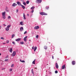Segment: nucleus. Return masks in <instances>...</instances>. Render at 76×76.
Masks as SVG:
<instances>
[{"label": "nucleus", "mask_w": 76, "mask_h": 76, "mask_svg": "<svg viewBox=\"0 0 76 76\" xmlns=\"http://www.w3.org/2000/svg\"><path fill=\"white\" fill-rule=\"evenodd\" d=\"M11 26V25H8L7 27L5 28V30L6 31H8L9 30V28Z\"/></svg>", "instance_id": "1"}, {"label": "nucleus", "mask_w": 76, "mask_h": 76, "mask_svg": "<svg viewBox=\"0 0 76 76\" xmlns=\"http://www.w3.org/2000/svg\"><path fill=\"white\" fill-rule=\"evenodd\" d=\"M39 14L40 15H47V14L44 12H39Z\"/></svg>", "instance_id": "2"}, {"label": "nucleus", "mask_w": 76, "mask_h": 76, "mask_svg": "<svg viewBox=\"0 0 76 76\" xmlns=\"http://www.w3.org/2000/svg\"><path fill=\"white\" fill-rule=\"evenodd\" d=\"M16 52L15 51H13L12 54V57H14V56H16Z\"/></svg>", "instance_id": "3"}, {"label": "nucleus", "mask_w": 76, "mask_h": 76, "mask_svg": "<svg viewBox=\"0 0 76 76\" xmlns=\"http://www.w3.org/2000/svg\"><path fill=\"white\" fill-rule=\"evenodd\" d=\"M37 2L38 3H40L42 2V0H37Z\"/></svg>", "instance_id": "4"}, {"label": "nucleus", "mask_w": 76, "mask_h": 76, "mask_svg": "<svg viewBox=\"0 0 76 76\" xmlns=\"http://www.w3.org/2000/svg\"><path fill=\"white\" fill-rule=\"evenodd\" d=\"M27 36H26L23 39L24 41H25V42H26L27 41V39H26V38H27Z\"/></svg>", "instance_id": "5"}, {"label": "nucleus", "mask_w": 76, "mask_h": 76, "mask_svg": "<svg viewBox=\"0 0 76 76\" xmlns=\"http://www.w3.org/2000/svg\"><path fill=\"white\" fill-rule=\"evenodd\" d=\"M20 32H22V31H23V28L22 27L20 28Z\"/></svg>", "instance_id": "6"}, {"label": "nucleus", "mask_w": 76, "mask_h": 76, "mask_svg": "<svg viewBox=\"0 0 76 76\" xmlns=\"http://www.w3.org/2000/svg\"><path fill=\"white\" fill-rule=\"evenodd\" d=\"M66 67H65V65H63L61 67V69H66Z\"/></svg>", "instance_id": "7"}, {"label": "nucleus", "mask_w": 76, "mask_h": 76, "mask_svg": "<svg viewBox=\"0 0 76 76\" xmlns=\"http://www.w3.org/2000/svg\"><path fill=\"white\" fill-rule=\"evenodd\" d=\"M17 4H18V6H20V5L21 6V5H22V4H21V3L19 1H17Z\"/></svg>", "instance_id": "8"}, {"label": "nucleus", "mask_w": 76, "mask_h": 76, "mask_svg": "<svg viewBox=\"0 0 76 76\" xmlns=\"http://www.w3.org/2000/svg\"><path fill=\"white\" fill-rule=\"evenodd\" d=\"M16 6H17V4H16L15 3L13 4L12 5V6L13 7H15Z\"/></svg>", "instance_id": "9"}, {"label": "nucleus", "mask_w": 76, "mask_h": 76, "mask_svg": "<svg viewBox=\"0 0 76 76\" xmlns=\"http://www.w3.org/2000/svg\"><path fill=\"white\" fill-rule=\"evenodd\" d=\"M34 28L35 29H39V27L38 26H35Z\"/></svg>", "instance_id": "10"}, {"label": "nucleus", "mask_w": 76, "mask_h": 76, "mask_svg": "<svg viewBox=\"0 0 76 76\" xmlns=\"http://www.w3.org/2000/svg\"><path fill=\"white\" fill-rule=\"evenodd\" d=\"M21 39V38H18L15 39L16 41H19Z\"/></svg>", "instance_id": "11"}, {"label": "nucleus", "mask_w": 76, "mask_h": 76, "mask_svg": "<svg viewBox=\"0 0 76 76\" xmlns=\"http://www.w3.org/2000/svg\"><path fill=\"white\" fill-rule=\"evenodd\" d=\"M56 69H58V64L56 63Z\"/></svg>", "instance_id": "12"}, {"label": "nucleus", "mask_w": 76, "mask_h": 76, "mask_svg": "<svg viewBox=\"0 0 76 76\" xmlns=\"http://www.w3.org/2000/svg\"><path fill=\"white\" fill-rule=\"evenodd\" d=\"M21 6L22 7V8L23 9H25V6L22 5H21Z\"/></svg>", "instance_id": "13"}, {"label": "nucleus", "mask_w": 76, "mask_h": 76, "mask_svg": "<svg viewBox=\"0 0 76 76\" xmlns=\"http://www.w3.org/2000/svg\"><path fill=\"white\" fill-rule=\"evenodd\" d=\"M23 19H26V17H25V13H23Z\"/></svg>", "instance_id": "14"}, {"label": "nucleus", "mask_w": 76, "mask_h": 76, "mask_svg": "<svg viewBox=\"0 0 76 76\" xmlns=\"http://www.w3.org/2000/svg\"><path fill=\"white\" fill-rule=\"evenodd\" d=\"M5 14H6V12H3L2 13V15H5Z\"/></svg>", "instance_id": "15"}, {"label": "nucleus", "mask_w": 76, "mask_h": 76, "mask_svg": "<svg viewBox=\"0 0 76 76\" xmlns=\"http://www.w3.org/2000/svg\"><path fill=\"white\" fill-rule=\"evenodd\" d=\"M20 25H23V22L21 21L20 22Z\"/></svg>", "instance_id": "16"}, {"label": "nucleus", "mask_w": 76, "mask_h": 76, "mask_svg": "<svg viewBox=\"0 0 76 76\" xmlns=\"http://www.w3.org/2000/svg\"><path fill=\"white\" fill-rule=\"evenodd\" d=\"M72 63L73 65H75V61H72Z\"/></svg>", "instance_id": "17"}, {"label": "nucleus", "mask_w": 76, "mask_h": 76, "mask_svg": "<svg viewBox=\"0 0 76 76\" xmlns=\"http://www.w3.org/2000/svg\"><path fill=\"white\" fill-rule=\"evenodd\" d=\"M37 49V46H35L34 50V51H35Z\"/></svg>", "instance_id": "18"}, {"label": "nucleus", "mask_w": 76, "mask_h": 76, "mask_svg": "<svg viewBox=\"0 0 76 76\" xmlns=\"http://www.w3.org/2000/svg\"><path fill=\"white\" fill-rule=\"evenodd\" d=\"M12 50H13L12 49V48H11L9 50V51H10V53H12Z\"/></svg>", "instance_id": "19"}, {"label": "nucleus", "mask_w": 76, "mask_h": 76, "mask_svg": "<svg viewBox=\"0 0 76 76\" xmlns=\"http://www.w3.org/2000/svg\"><path fill=\"white\" fill-rule=\"evenodd\" d=\"M20 61L21 62H22V63H25V61H22L21 60V59L20 60Z\"/></svg>", "instance_id": "20"}, {"label": "nucleus", "mask_w": 76, "mask_h": 76, "mask_svg": "<svg viewBox=\"0 0 76 76\" xmlns=\"http://www.w3.org/2000/svg\"><path fill=\"white\" fill-rule=\"evenodd\" d=\"M35 59H34L33 61L32 64H35Z\"/></svg>", "instance_id": "21"}, {"label": "nucleus", "mask_w": 76, "mask_h": 76, "mask_svg": "<svg viewBox=\"0 0 76 76\" xmlns=\"http://www.w3.org/2000/svg\"><path fill=\"white\" fill-rule=\"evenodd\" d=\"M2 18L3 19H5L6 16L5 15H2Z\"/></svg>", "instance_id": "22"}, {"label": "nucleus", "mask_w": 76, "mask_h": 76, "mask_svg": "<svg viewBox=\"0 0 76 76\" xmlns=\"http://www.w3.org/2000/svg\"><path fill=\"white\" fill-rule=\"evenodd\" d=\"M23 4L24 5V6H26V2H23Z\"/></svg>", "instance_id": "23"}, {"label": "nucleus", "mask_w": 76, "mask_h": 76, "mask_svg": "<svg viewBox=\"0 0 76 76\" xmlns=\"http://www.w3.org/2000/svg\"><path fill=\"white\" fill-rule=\"evenodd\" d=\"M15 36V34H12V38H13V37Z\"/></svg>", "instance_id": "24"}, {"label": "nucleus", "mask_w": 76, "mask_h": 76, "mask_svg": "<svg viewBox=\"0 0 76 76\" xmlns=\"http://www.w3.org/2000/svg\"><path fill=\"white\" fill-rule=\"evenodd\" d=\"M44 48L45 50H47V46H45Z\"/></svg>", "instance_id": "25"}, {"label": "nucleus", "mask_w": 76, "mask_h": 76, "mask_svg": "<svg viewBox=\"0 0 76 76\" xmlns=\"http://www.w3.org/2000/svg\"><path fill=\"white\" fill-rule=\"evenodd\" d=\"M20 44H24V42H20Z\"/></svg>", "instance_id": "26"}, {"label": "nucleus", "mask_w": 76, "mask_h": 76, "mask_svg": "<svg viewBox=\"0 0 76 76\" xmlns=\"http://www.w3.org/2000/svg\"><path fill=\"white\" fill-rule=\"evenodd\" d=\"M31 73H32L33 75H34V72L33 71V69H31Z\"/></svg>", "instance_id": "27"}, {"label": "nucleus", "mask_w": 76, "mask_h": 76, "mask_svg": "<svg viewBox=\"0 0 76 76\" xmlns=\"http://www.w3.org/2000/svg\"><path fill=\"white\" fill-rule=\"evenodd\" d=\"M34 8H35V7H31V10H33L34 9Z\"/></svg>", "instance_id": "28"}, {"label": "nucleus", "mask_w": 76, "mask_h": 76, "mask_svg": "<svg viewBox=\"0 0 76 76\" xmlns=\"http://www.w3.org/2000/svg\"><path fill=\"white\" fill-rule=\"evenodd\" d=\"M29 3V1H27L26 2V3L27 4H28Z\"/></svg>", "instance_id": "29"}, {"label": "nucleus", "mask_w": 76, "mask_h": 76, "mask_svg": "<svg viewBox=\"0 0 76 76\" xmlns=\"http://www.w3.org/2000/svg\"><path fill=\"white\" fill-rule=\"evenodd\" d=\"M14 67V64H12L11 66V67Z\"/></svg>", "instance_id": "30"}, {"label": "nucleus", "mask_w": 76, "mask_h": 76, "mask_svg": "<svg viewBox=\"0 0 76 76\" xmlns=\"http://www.w3.org/2000/svg\"><path fill=\"white\" fill-rule=\"evenodd\" d=\"M39 37V36H38V35H37L36 36V38H38Z\"/></svg>", "instance_id": "31"}, {"label": "nucleus", "mask_w": 76, "mask_h": 76, "mask_svg": "<svg viewBox=\"0 0 76 76\" xmlns=\"http://www.w3.org/2000/svg\"><path fill=\"white\" fill-rule=\"evenodd\" d=\"M48 8H49V7H45L46 9H48Z\"/></svg>", "instance_id": "32"}, {"label": "nucleus", "mask_w": 76, "mask_h": 76, "mask_svg": "<svg viewBox=\"0 0 76 76\" xmlns=\"http://www.w3.org/2000/svg\"><path fill=\"white\" fill-rule=\"evenodd\" d=\"M9 40H7L6 41V43H7V44H8V43H9Z\"/></svg>", "instance_id": "33"}, {"label": "nucleus", "mask_w": 76, "mask_h": 76, "mask_svg": "<svg viewBox=\"0 0 76 76\" xmlns=\"http://www.w3.org/2000/svg\"><path fill=\"white\" fill-rule=\"evenodd\" d=\"M9 60L8 59H5V61H8Z\"/></svg>", "instance_id": "34"}, {"label": "nucleus", "mask_w": 76, "mask_h": 76, "mask_svg": "<svg viewBox=\"0 0 76 76\" xmlns=\"http://www.w3.org/2000/svg\"><path fill=\"white\" fill-rule=\"evenodd\" d=\"M55 73H58V71L57 70L55 71Z\"/></svg>", "instance_id": "35"}, {"label": "nucleus", "mask_w": 76, "mask_h": 76, "mask_svg": "<svg viewBox=\"0 0 76 76\" xmlns=\"http://www.w3.org/2000/svg\"><path fill=\"white\" fill-rule=\"evenodd\" d=\"M27 33V31H25L24 33V34H26Z\"/></svg>", "instance_id": "36"}, {"label": "nucleus", "mask_w": 76, "mask_h": 76, "mask_svg": "<svg viewBox=\"0 0 76 76\" xmlns=\"http://www.w3.org/2000/svg\"><path fill=\"white\" fill-rule=\"evenodd\" d=\"M34 48H35V47H34V46L32 47V50L34 49Z\"/></svg>", "instance_id": "37"}, {"label": "nucleus", "mask_w": 76, "mask_h": 76, "mask_svg": "<svg viewBox=\"0 0 76 76\" xmlns=\"http://www.w3.org/2000/svg\"><path fill=\"white\" fill-rule=\"evenodd\" d=\"M16 13H18V9H17L16 10Z\"/></svg>", "instance_id": "38"}, {"label": "nucleus", "mask_w": 76, "mask_h": 76, "mask_svg": "<svg viewBox=\"0 0 76 76\" xmlns=\"http://www.w3.org/2000/svg\"><path fill=\"white\" fill-rule=\"evenodd\" d=\"M1 39H4V38L3 37H1Z\"/></svg>", "instance_id": "39"}, {"label": "nucleus", "mask_w": 76, "mask_h": 76, "mask_svg": "<svg viewBox=\"0 0 76 76\" xmlns=\"http://www.w3.org/2000/svg\"><path fill=\"white\" fill-rule=\"evenodd\" d=\"M12 43L13 44H15V42H12Z\"/></svg>", "instance_id": "40"}, {"label": "nucleus", "mask_w": 76, "mask_h": 76, "mask_svg": "<svg viewBox=\"0 0 76 76\" xmlns=\"http://www.w3.org/2000/svg\"><path fill=\"white\" fill-rule=\"evenodd\" d=\"M10 72H12V69H10Z\"/></svg>", "instance_id": "41"}, {"label": "nucleus", "mask_w": 76, "mask_h": 76, "mask_svg": "<svg viewBox=\"0 0 76 76\" xmlns=\"http://www.w3.org/2000/svg\"><path fill=\"white\" fill-rule=\"evenodd\" d=\"M8 19H10V18H11V17L9 16L8 17Z\"/></svg>", "instance_id": "42"}, {"label": "nucleus", "mask_w": 76, "mask_h": 76, "mask_svg": "<svg viewBox=\"0 0 76 76\" xmlns=\"http://www.w3.org/2000/svg\"><path fill=\"white\" fill-rule=\"evenodd\" d=\"M6 11H7V12H8L9 11V10H7V9H6Z\"/></svg>", "instance_id": "43"}, {"label": "nucleus", "mask_w": 76, "mask_h": 76, "mask_svg": "<svg viewBox=\"0 0 76 76\" xmlns=\"http://www.w3.org/2000/svg\"><path fill=\"white\" fill-rule=\"evenodd\" d=\"M31 13H33V12H34V10H31Z\"/></svg>", "instance_id": "44"}, {"label": "nucleus", "mask_w": 76, "mask_h": 76, "mask_svg": "<svg viewBox=\"0 0 76 76\" xmlns=\"http://www.w3.org/2000/svg\"><path fill=\"white\" fill-rule=\"evenodd\" d=\"M27 16H29V14H27Z\"/></svg>", "instance_id": "45"}, {"label": "nucleus", "mask_w": 76, "mask_h": 76, "mask_svg": "<svg viewBox=\"0 0 76 76\" xmlns=\"http://www.w3.org/2000/svg\"><path fill=\"white\" fill-rule=\"evenodd\" d=\"M52 58L53 59H54V56H52Z\"/></svg>", "instance_id": "46"}, {"label": "nucleus", "mask_w": 76, "mask_h": 76, "mask_svg": "<svg viewBox=\"0 0 76 76\" xmlns=\"http://www.w3.org/2000/svg\"><path fill=\"white\" fill-rule=\"evenodd\" d=\"M4 26H6V24H3Z\"/></svg>", "instance_id": "47"}, {"label": "nucleus", "mask_w": 76, "mask_h": 76, "mask_svg": "<svg viewBox=\"0 0 76 76\" xmlns=\"http://www.w3.org/2000/svg\"><path fill=\"white\" fill-rule=\"evenodd\" d=\"M3 44H4V45L6 44V43H3Z\"/></svg>", "instance_id": "48"}, {"label": "nucleus", "mask_w": 76, "mask_h": 76, "mask_svg": "<svg viewBox=\"0 0 76 76\" xmlns=\"http://www.w3.org/2000/svg\"><path fill=\"white\" fill-rule=\"evenodd\" d=\"M5 68H3L2 69V70H4V69H5Z\"/></svg>", "instance_id": "49"}, {"label": "nucleus", "mask_w": 76, "mask_h": 76, "mask_svg": "<svg viewBox=\"0 0 76 76\" xmlns=\"http://www.w3.org/2000/svg\"><path fill=\"white\" fill-rule=\"evenodd\" d=\"M1 53H0V56H1Z\"/></svg>", "instance_id": "50"}, {"label": "nucleus", "mask_w": 76, "mask_h": 76, "mask_svg": "<svg viewBox=\"0 0 76 76\" xmlns=\"http://www.w3.org/2000/svg\"><path fill=\"white\" fill-rule=\"evenodd\" d=\"M29 41H31V40L30 39L29 40Z\"/></svg>", "instance_id": "51"}, {"label": "nucleus", "mask_w": 76, "mask_h": 76, "mask_svg": "<svg viewBox=\"0 0 76 76\" xmlns=\"http://www.w3.org/2000/svg\"><path fill=\"white\" fill-rule=\"evenodd\" d=\"M21 0V1H22V0Z\"/></svg>", "instance_id": "52"}, {"label": "nucleus", "mask_w": 76, "mask_h": 76, "mask_svg": "<svg viewBox=\"0 0 76 76\" xmlns=\"http://www.w3.org/2000/svg\"><path fill=\"white\" fill-rule=\"evenodd\" d=\"M46 76H47V75H46Z\"/></svg>", "instance_id": "53"}]
</instances>
